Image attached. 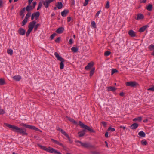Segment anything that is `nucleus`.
Segmentation results:
<instances>
[{
  "instance_id": "nucleus-1",
  "label": "nucleus",
  "mask_w": 154,
  "mask_h": 154,
  "mask_svg": "<svg viewBox=\"0 0 154 154\" xmlns=\"http://www.w3.org/2000/svg\"><path fill=\"white\" fill-rule=\"evenodd\" d=\"M4 124L6 126L11 129V130L14 132L23 135H28V134L26 132V130L25 129L20 128L16 126L8 123H5Z\"/></svg>"
},
{
  "instance_id": "nucleus-2",
  "label": "nucleus",
  "mask_w": 154,
  "mask_h": 154,
  "mask_svg": "<svg viewBox=\"0 0 154 154\" xmlns=\"http://www.w3.org/2000/svg\"><path fill=\"white\" fill-rule=\"evenodd\" d=\"M39 147L42 149L51 153H54L57 154H62L60 152L58 151L55 150L54 149L50 147H49L48 148L42 145H39Z\"/></svg>"
},
{
  "instance_id": "nucleus-3",
  "label": "nucleus",
  "mask_w": 154,
  "mask_h": 154,
  "mask_svg": "<svg viewBox=\"0 0 154 154\" xmlns=\"http://www.w3.org/2000/svg\"><path fill=\"white\" fill-rule=\"evenodd\" d=\"M54 54L57 59L60 61V68L61 69H63L64 67V63L65 62V60L60 57L57 52H55Z\"/></svg>"
},
{
  "instance_id": "nucleus-4",
  "label": "nucleus",
  "mask_w": 154,
  "mask_h": 154,
  "mask_svg": "<svg viewBox=\"0 0 154 154\" xmlns=\"http://www.w3.org/2000/svg\"><path fill=\"white\" fill-rule=\"evenodd\" d=\"M20 125L23 127H26L27 128H29L31 129L37 131H40V132H42V131L38 128L34 126H32L30 125H27L24 123H22L20 124Z\"/></svg>"
},
{
  "instance_id": "nucleus-5",
  "label": "nucleus",
  "mask_w": 154,
  "mask_h": 154,
  "mask_svg": "<svg viewBox=\"0 0 154 154\" xmlns=\"http://www.w3.org/2000/svg\"><path fill=\"white\" fill-rule=\"evenodd\" d=\"M75 142L76 143H79L81 145L82 147L86 148H94V146L88 142H85L82 143V142L79 141L75 140Z\"/></svg>"
},
{
  "instance_id": "nucleus-6",
  "label": "nucleus",
  "mask_w": 154,
  "mask_h": 154,
  "mask_svg": "<svg viewBox=\"0 0 154 154\" xmlns=\"http://www.w3.org/2000/svg\"><path fill=\"white\" fill-rule=\"evenodd\" d=\"M79 124L82 128L86 129L91 132H93L94 131V130L92 129L90 127L84 124L81 121H79Z\"/></svg>"
},
{
  "instance_id": "nucleus-7",
  "label": "nucleus",
  "mask_w": 154,
  "mask_h": 154,
  "mask_svg": "<svg viewBox=\"0 0 154 154\" xmlns=\"http://www.w3.org/2000/svg\"><path fill=\"white\" fill-rule=\"evenodd\" d=\"M137 84L134 81L128 82L126 83V85L128 86L134 87Z\"/></svg>"
},
{
  "instance_id": "nucleus-8",
  "label": "nucleus",
  "mask_w": 154,
  "mask_h": 154,
  "mask_svg": "<svg viewBox=\"0 0 154 154\" xmlns=\"http://www.w3.org/2000/svg\"><path fill=\"white\" fill-rule=\"evenodd\" d=\"M39 15L40 14L38 12H36L35 13H33L31 16V20H33L34 18H35L36 20L38 19L39 16Z\"/></svg>"
},
{
  "instance_id": "nucleus-9",
  "label": "nucleus",
  "mask_w": 154,
  "mask_h": 154,
  "mask_svg": "<svg viewBox=\"0 0 154 154\" xmlns=\"http://www.w3.org/2000/svg\"><path fill=\"white\" fill-rule=\"evenodd\" d=\"M36 24V21H33L30 22L28 25L29 29L32 30Z\"/></svg>"
},
{
  "instance_id": "nucleus-10",
  "label": "nucleus",
  "mask_w": 154,
  "mask_h": 154,
  "mask_svg": "<svg viewBox=\"0 0 154 154\" xmlns=\"http://www.w3.org/2000/svg\"><path fill=\"white\" fill-rule=\"evenodd\" d=\"M43 5L46 8H47L48 6L50 3H51L49 0H45L43 2Z\"/></svg>"
},
{
  "instance_id": "nucleus-11",
  "label": "nucleus",
  "mask_w": 154,
  "mask_h": 154,
  "mask_svg": "<svg viewBox=\"0 0 154 154\" xmlns=\"http://www.w3.org/2000/svg\"><path fill=\"white\" fill-rule=\"evenodd\" d=\"M25 30L23 29L20 28L18 30V32L21 35H23L25 34Z\"/></svg>"
},
{
  "instance_id": "nucleus-12",
  "label": "nucleus",
  "mask_w": 154,
  "mask_h": 154,
  "mask_svg": "<svg viewBox=\"0 0 154 154\" xmlns=\"http://www.w3.org/2000/svg\"><path fill=\"white\" fill-rule=\"evenodd\" d=\"M93 65L94 64L92 62H91L88 63V65L85 66V69L87 70L90 69L91 68L93 67Z\"/></svg>"
},
{
  "instance_id": "nucleus-13",
  "label": "nucleus",
  "mask_w": 154,
  "mask_h": 154,
  "mask_svg": "<svg viewBox=\"0 0 154 154\" xmlns=\"http://www.w3.org/2000/svg\"><path fill=\"white\" fill-rule=\"evenodd\" d=\"M51 140L54 143L57 144L61 146H62L63 147H64V146L63 145L62 143L59 142V141H57V140H55L53 139H51Z\"/></svg>"
},
{
  "instance_id": "nucleus-14",
  "label": "nucleus",
  "mask_w": 154,
  "mask_h": 154,
  "mask_svg": "<svg viewBox=\"0 0 154 154\" xmlns=\"http://www.w3.org/2000/svg\"><path fill=\"white\" fill-rule=\"evenodd\" d=\"M64 30V28L63 27H60L56 31V33L58 34H61Z\"/></svg>"
},
{
  "instance_id": "nucleus-15",
  "label": "nucleus",
  "mask_w": 154,
  "mask_h": 154,
  "mask_svg": "<svg viewBox=\"0 0 154 154\" xmlns=\"http://www.w3.org/2000/svg\"><path fill=\"white\" fill-rule=\"evenodd\" d=\"M56 6L58 9H60L62 8L63 6L62 3L61 2H58L57 4L56 5Z\"/></svg>"
},
{
  "instance_id": "nucleus-16",
  "label": "nucleus",
  "mask_w": 154,
  "mask_h": 154,
  "mask_svg": "<svg viewBox=\"0 0 154 154\" xmlns=\"http://www.w3.org/2000/svg\"><path fill=\"white\" fill-rule=\"evenodd\" d=\"M138 126V124L137 123H134L130 126V128L132 129H136Z\"/></svg>"
},
{
  "instance_id": "nucleus-17",
  "label": "nucleus",
  "mask_w": 154,
  "mask_h": 154,
  "mask_svg": "<svg viewBox=\"0 0 154 154\" xmlns=\"http://www.w3.org/2000/svg\"><path fill=\"white\" fill-rule=\"evenodd\" d=\"M148 25H145L143 26V27L140 28L139 30V32H144L146 29L148 27Z\"/></svg>"
},
{
  "instance_id": "nucleus-18",
  "label": "nucleus",
  "mask_w": 154,
  "mask_h": 154,
  "mask_svg": "<svg viewBox=\"0 0 154 154\" xmlns=\"http://www.w3.org/2000/svg\"><path fill=\"white\" fill-rule=\"evenodd\" d=\"M144 18L143 15L141 14H139L137 15V17L135 19L137 20H141Z\"/></svg>"
},
{
  "instance_id": "nucleus-19",
  "label": "nucleus",
  "mask_w": 154,
  "mask_h": 154,
  "mask_svg": "<svg viewBox=\"0 0 154 154\" xmlns=\"http://www.w3.org/2000/svg\"><path fill=\"white\" fill-rule=\"evenodd\" d=\"M69 13V11L67 10H65L61 12V15L63 17H66Z\"/></svg>"
},
{
  "instance_id": "nucleus-20",
  "label": "nucleus",
  "mask_w": 154,
  "mask_h": 154,
  "mask_svg": "<svg viewBox=\"0 0 154 154\" xmlns=\"http://www.w3.org/2000/svg\"><path fill=\"white\" fill-rule=\"evenodd\" d=\"M128 33L129 35L131 37H134L136 36L135 32L132 30L129 31Z\"/></svg>"
},
{
  "instance_id": "nucleus-21",
  "label": "nucleus",
  "mask_w": 154,
  "mask_h": 154,
  "mask_svg": "<svg viewBox=\"0 0 154 154\" xmlns=\"http://www.w3.org/2000/svg\"><path fill=\"white\" fill-rule=\"evenodd\" d=\"M116 89V88L112 86H109L107 88L108 91H114Z\"/></svg>"
},
{
  "instance_id": "nucleus-22",
  "label": "nucleus",
  "mask_w": 154,
  "mask_h": 154,
  "mask_svg": "<svg viewBox=\"0 0 154 154\" xmlns=\"http://www.w3.org/2000/svg\"><path fill=\"white\" fill-rule=\"evenodd\" d=\"M57 129L58 131H60L64 135H65L67 133L63 129L60 128V127H57Z\"/></svg>"
},
{
  "instance_id": "nucleus-23",
  "label": "nucleus",
  "mask_w": 154,
  "mask_h": 154,
  "mask_svg": "<svg viewBox=\"0 0 154 154\" xmlns=\"http://www.w3.org/2000/svg\"><path fill=\"white\" fill-rule=\"evenodd\" d=\"M66 118H67V119L70 122H72V123H73L74 124H75V125L77 124V122L75 121L74 119H73L72 118H70L69 117L66 116Z\"/></svg>"
},
{
  "instance_id": "nucleus-24",
  "label": "nucleus",
  "mask_w": 154,
  "mask_h": 154,
  "mask_svg": "<svg viewBox=\"0 0 154 154\" xmlns=\"http://www.w3.org/2000/svg\"><path fill=\"white\" fill-rule=\"evenodd\" d=\"M25 10V8H24L23 9L21 10L20 11V16H22V17L23 18L24 17V13Z\"/></svg>"
},
{
  "instance_id": "nucleus-25",
  "label": "nucleus",
  "mask_w": 154,
  "mask_h": 154,
  "mask_svg": "<svg viewBox=\"0 0 154 154\" xmlns=\"http://www.w3.org/2000/svg\"><path fill=\"white\" fill-rule=\"evenodd\" d=\"M78 134H79V137H81L83 136L85 134V130H83L81 132H79Z\"/></svg>"
},
{
  "instance_id": "nucleus-26",
  "label": "nucleus",
  "mask_w": 154,
  "mask_h": 154,
  "mask_svg": "<svg viewBox=\"0 0 154 154\" xmlns=\"http://www.w3.org/2000/svg\"><path fill=\"white\" fill-rule=\"evenodd\" d=\"M33 9V7L32 6L30 5H29L27 6L26 9L27 11L29 12L30 10H32Z\"/></svg>"
},
{
  "instance_id": "nucleus-27",
  "label": "nucleus",
  "mask_w": 154,
  "mask_h": 154,
  "mask_svg": "<svg viewBox=\"0 0 154 154\" xmlns=\"http://www.w3.org/2000/svg\"><path fill=\"white\" fill-rule=\"evenodd\" d=\"M138 135L141 137H145L146 136L145 133L143 131H141L138 133Z\"/></svg>"
},
{
  "instance_id": "nucleus-28",
  "label": "nucleus",
  "mask_w": 154,
  "mask_h": 154,
  "mask_svg": "<svg viewBox=\"0 0 154 154\" xmlns=\"http://www.w3.org/2000/svg\"><path fill=\"white\" fill-rule=\"evenodd\" d=\"M13 78L16 81H19L21 79V77L19 75L15 76Z\"/></svg>"
},
{
  "instance_id": "nucleus-29",
  "label": "nucleus",
  "mask_w": 154,
  "mask_h": 154,
  "mask_svg": "<svg viewBox=\"0 0 154 154\" xmlns=\"http://www.w3.org/2000/svg\"><path fill=\"white\" fill-rule=\"evenodd\" d=\"M149 49L152 50V49H154V45H151L149 46ZM151 55L154 56V51L151 53Z\"/></svg>"
},
{
  "instance_id": "nucleus-30",
  "label": "nucleus",
  "mask_w": 154,
  "mask_h": 154,
  "mask_svg": "<svg viewBox=\"0 0 154 154\" xmlns=\"http://www.w3.org/2000/svg\"><path fill=\"white\" fill-rule=\"evenodd\" d=\"M142 119V117L140 116L134 119H133V121H141Z\"/></svg>"
},
{
  "instance_id": "nucleus-31",
  "label": "nucleus",
  "mask_w": 154,
  "mask_h": 154,
  "mask_svg": "<svg viewBox=\"0 0 154 154\" xmlns=\"http://www.w3.org/2000/svg\"><path fill=\"white\" fill-rule=\"evenodd\" d=\"M72 51L74 53H76L78 51V49L76 47H72L71 48Z\"/></svg>"
},
{
  "instance_id": "nucleus-32",
  "label": "nucleus",
  "mask_w": 154,
  "mask_h": 154,
  "mask_svg": "<svg viewBox=\"0 0 154 154\" xmlns=\"http://www.w3.org/2000/svg\"><path fill=\"white\" fill-rule=\"evenodd\" d=\"M152 5L149 4L146 7L147 9L149 11H151L152 10Z\"/></svg>"
},
{
  "instance_id": "nucleus-33",
  "label": "nucleus",
  "mask_w": 154,
  "mask_h": 154,
  "mask_svg": "<svg viewBox=\"0 0 154 154\" xmlns=\"http://www.w3.org/2000/svg\"><path fill=\"white\" fill-rule=\"evenodd\" d=\"M5 84L4 79L3 78L0 79V85H3Z\"/></svg>"
},
{
  "instance_id": "nucleus-34",
  "label": "nucleus",
  "mask_w": 154,
  "mask_h": 154,
  "mask_svg": "<svg viewBox=\"0 0 154 154\" xmlns=\"http://www.w3.org/2000/svg\"><path fill=\"white\" fill-rule=\"evenodd\" d=\"M64 136H65L66 137L68 138V140H69V142L70 143H72V142H73L72 140H71L70 138L69 137V135L67 134V133H66L65 135H64Z\"/></svg>"
},
{
  "instance_id": "nucleus-35",
  "label": "nucleus",
  "mask_w": 154,
  "mask_h": 154,
  "mask_svg": "<svg viewBox=\"0 0 154 154\" xmlns=\"http://www.w3.org/2000/svg\"><path fill=\"white\" fill-rule=\"evenodd\" d=\"M95 69V68H93L91 70L90 72V77H91L92 76L93 74H94V73Z\"/></svg>"
},
{
  "instance_id": "nucleus-36",
  "label": "nucleus",
  "mask_w": 154,
  "mask_h": 154,
  "mask_svg": "<svg viewBox=\"0 0 154 154\" xmlns=\"http://www.w3.org/2000/svg\"><path fill=\"white\" fill-rule=\"evenodd\" d=\"M27 20L24 19L22 22L21 25L22 26L25 25L27 22Z\"/></svg>"
},
{
  "instance_id": "nucleus-37",
  "label": "nucleus",
  "mask_w": 154,
  "mask_h": 154,
  "mask_svg": "<svg viewBox=\"0 0 154 154\" xmlns=\"http://www.w3.org/2000/svg\"><path fill=\"white\" fill-rule=\"evenodd\" d=\"M7 52L8 53L11 55L13 54V51L12 49L8 50Z\"/></svg>"
},
{
  "instance_id": "nucleus-38",
  "label": "nucleus",
  "mask_w": 154,
  "mask_h": 154,
  "mask_svg": "<svg viewBox=\"0 0 154 154\" xmlns=\"http://www.w3.org/2000/svg\"><path fill=\"white\" fill-rule=\"evenodd\" d=\"M32 30L28 29L26 33V36L28 37L29 36V35L30 34V33L32 31Z\"/></svg>"
},
{
  "instance_id": "nucleus-39",
  "label": "nucleus",
  "mask_w": 154,
  "mask_h": 154,
  "mask_svg": "<svg viewBox=\"0 0 154 154\" xmlns=\"http://www.w3.org/2000/svg\"><path fill=\"white\" fill-rule=\"evenodd\" d=\"M40 25V24H38V23L35 25V26L34 27V30L35 31L37 30V28Z\"/></svg>"
},
{
  "instance_id": "nucleus-40",
  "label": "nucleus",
  "mask_w": 154,
  "mask_h": 154,
  "mask_svg": "<svg viewBox=\"0 0 154 154\" xmlns=\"http://www.w3.org/2000/svg\"><path fill=\"white\" fill-rule=\"evenodd\" d=\"M91 26L94 28H96V23L94 21H93L91 22Z\"/></svg>"
},
{
  "instance_id": "nucleus-41",
  "label": "nucleus",
  "mask_w": 154,
  "mask_h": 154,
  "mask_svg": "<svg viewBox=\"0 0 154 154\" xmlns=\"http://www.w3.org/2000/svg\"><path fill=\"white\" fill-rule=\"evenodd\" d=\"M31 15V13H28L25 16V19L28 20V19L30 17Z\"/></svg>"
},
{
  "instance_id": "nucleus-42",
  "label": "nucleus",
  "mask_w": 154,
  "mask_h": 154,
  "mask_svg": "<svg viewBox=\"0 0 154 154\" xmlns=\"http://www.w3.org/2000/svg\"><path fill=\"white\" fill-rule=\"evenodd\" d=\"M111 54V52L109 51H106L104 53V55L106 56H108Z\"/></svg>"
},
{
  "instance_id": "nucleus-43",
  "label": "nucleus",
  "mask_w": 154,
  "mask_h": 154,
  "mask_svg": "<svg viewBox=\"0 0 154 154\" xmlns=\"http://www.w3.org/2000/svg\"><path fill=\"white\" fill-rule=\"evenodd\" d=\"M109 7V1H107L106 4L105 5V8L108 9Z\"/></svg>"
},
{
  "instance_id": "nucleus-44",
  "label": "nucleus",
  "mask_w": 154,
  "mask_h": 154,
  "mask_svg": "<svg viewBox=\"0 0 154 154\" xmlns=\"http://www.w3.org/2000/svg\"><path fill=\"white\" fill-rule=\"evenodd\" d=\"M141 143L144 145H146L147 144V142L145 140H143L141 141Z\"/></svg>"
},
{
  "instance_id": "nucleus-45",
  "label": "nucleus",
  "mask_w": 154,
  "mask_h": 154,
  "mask_svg": "<svg viewBox=\"0 0 154 154\" xmlns=\"http://www.w3.org/2000/svg\"><path fill=\"white\" fill-rule=\"evenodd\" d=\"M118 72L117 70L115 69H113L112 70L111 74L113 75L114 73L117 72Z\"/></svg>"
},
{
  "instance_id": "nucleus-46",
  "label": "nucleus",
  "mask_w": 154,
  "mask_h": 154,
  "mask_svg": "<svg viewBox=\"0 0 154 154\" xmlns=\"http://www.w3.org/2000/svg\"><path fill=\"white\" fill-rule=\"evenodd\" d=\"M111 130L113 132L115 131V129L114 128H112L111 127H109L108 129V131Z\"/></svg>"
},
{
  "instance_id": "nucleus-47",
  "label": "nucleus",
  "mask_w": 154,
  "mask_h": 154,
  "mask_svg": "<svg viewBox=\"0 0 154 154\" xmlns=\"http://www.w3.org/2000/svg\"><path fill=\"white\" fill-rule=\"evenodd\" d=\"M42 6V4L41 2H40L38 4L37 10H38Z\"/></svg>"
},
{
  "instance_id": "nucleus-48",
  "label": "nucleus",
  "mask_w": 154,
  "mask_h": 154,
  "mask_svg": "<svg viewBox=\"0 0 154 154\" xmlns=\"http://www.w3.org/2000/svg\"><path fill=\"white\" fill-rule=\"evenodd\" d=\"M5 111L2 109H0V115H2L5 113Z\"/></svg>"
},
{
  "instance_id": "nucleus-49",
  "label": "nucleus",
  "mask_w": 154,
  "mask_h": 154,
  "mask_svg": "<svg viewBox=\"0 0 154 154\" xmlns=\"http://www.w3.org/2000/svg\"><path fill=\"white\" fill-rule=\"evenodd\" d=\"M89 0H85V3L84 4V6H86L88 3Z\"/></svg>"
},
{
  "instance_id": "nucleus-50",
  "label": "nucleus",
  "mask_w": 154,
  "mask_h": 154,
  "mask_svg": "<svg viewBox=\"0 0 154 154\" xmlns=\"http://www.w3.org/2000/svg\"><path fill=\"white\" fill-rule=\"evenodd\" d=\"M56 35V34H55V33L52 34L50 38L51 39H53L54 38V37Z\"/></svg>"
},
{
  "instance_id": "nucleus-51",
  "label": "nucleus",
  "mask_w": 154,
  "mask_h": 154,
  "mask_svg": "<svg viewBox=\"0 0 154 154\" xmlns=\"http://www.w3.org/2000/svg\"><path fill=\"white\" fill-rule=\"evenodd\" d=\"M147 90L148 91H154V86L152 88H148Z\"/></svg>"
},
{
  "instance_id": "nucleus-52",
  "label": "nucleus",
  "mask_w": 154,
  "mask_h": 154,
  "mask_svg": "<svg viewBox=\"0 0 154 154\" xmlns=\"http://www.w3.org/2000/svg\"><path fill=\"white\" fill-rule=\"evenodd\" d=\"M60 40V38L58 37L56 40H55V42H56L59 43Z\"/></svg>"
},
{
  "instance_id": "nucleus-53",
  "label": "nucleus",
  "mask_w": 154,
  "mask_h": 154,
  "mask_svg": "<svg viewBox=\"0 0 154 154\" xmlns=\"http://www.w3.org/2000/svg\"><path fill=\"white\" fill-rule=\"evenodd\" d=\"M101 123L103 126H104V127L106 126V122L103 121L101 122Z\"/></svg>"
},
{
  "instance_id": "nucleus-54",
  "label": "nucleus",
  "mask_w": 154,
  "mask_h": 154,
  "mask_svg": "<svg viewBox=\"0 0 154 154\" xmlns=\"http://www.w3.org/2000/svg\"><path fill=\"white\" fill-rule=\"evenodd\" d=\"M100 11H101L100 10V11H98L97 13L96 14V15H95V17H97L98 16Z\"/></svg>"
},
{
  "instance_id": "nucleus-55",
  "label": "nucleus",
  "mask_w": 154,
  "mask_h": 154,
  "mask_svg": "<svg viewBox=\"0 0 154 154\" xmlns=\"http://www.w3.org/2000/svg\"><path fill=\"white\" fill-rule=\"evenodd\" d=\"M69 43L70 44H72L73 43V39L72 38H71L69 39Z\"/></svg>"
},
{
  "instance_id": "nucleus-56",
  "label": "nucleus",
  "mask_w": 154,
  "mask_h": 154,
  "mask_svg": "<svg viewBox=\"0 0 154 154\" xmlns=\"http://www.w3.org/2000/svg\"><path fill=\"white\" fill-rule=\"evenodd\" d=\"M146 0H140V3H145L146 2Z\"/></svg>"
},
{
  "instance_id": "nucleus-57",
  "label": "nucleus",
  "mask_w": 154,
  "mask_h": 154,
  "mask_svg": "<svg viewBox=\"0 0 154 154\" xmlns=\"http://www.w3.org/2000/svg\"><path fill=\"white\" fill-rule=\"evenodd\" d=\"M67 21L68 22H69L71 21V17H67Z\"/></svg>"
},
{
  "instance_id": "nucleus-58",
  "label": "nucleus",
  "mask_w": 154,
  "mask_h": 154,
  "mask_svg": "<svg viewBox=\"0 0 154 154\" xmlns=\"http://www.w3.org/2000/svg\"><path fill=\"white\" fill-rule=\"evenodd\" d=\"M93 154H100V153L96 151H94L92 152Z\"/></svg>"
},
{
  "instance_id": "nucleus-59",
  "label": "nucleus",
  "mask_w": 154,
  "mask_h": 154,
  "mask_svg": "<svg viewBox=\"0 0 154 154\" xmlns=\"http://www.w3.org/2000/svg\"><path fill=\"white\" fill-rule=\"evenodd\" d=\"M36 2H33V8H34L36 5Z\"/></svg>"
},
{
  "instance_id": "nucleus-60",
  "label": "nucleus",
  "mask_w": 154,
  "mask_h": 154,
  "mask_svg": "<svg viewBox=\"0 0 154 154\" xmlns=\"http://www.w3.org/2000/svg\"><path fill=\"white\" fill-rule=\"evenodd\" d=\"M2 0H0V8L2 7Z\"/></svg>"
},
{
  "instance_id": "nucleus-61",
  "label": "nucleus",
  "mask_w": 154,
  "mask_h": 154,
  "mask_svg": "<svg viewBox=\"0 0 154 154\" xmlns=\"http://www.w3.org/2000/svg\"><path fill=\"white\" fill-rule=\"evenodd\" d=\"M105 136L106 137H108V132H106L105 134Z\"/></svg>"
},
{
  "instance_id": "nucleus-62",
  "label": "nucleus",
  "mask_w": 154,
  "mask_h": 154,
  "mask_svg": "<svg viewBox=\"0 0 154 154\" xmlns=\"http://www.w3.org/2000/svg\"><path fill=\"white\" fill-rule=\"evenodd\" d=\"M33 0H28V3L29 5L31 4Z\"/></svg>"
},
{
  "instance_id": "nucleus-63",
  "label": "nucleus",
  "mask_w": 154,
  "mask_h": 154,
  "mask_svg": "<svg viewBox=\"0 0 154 154\" xmlns=\"http://www.w3.org/2000/svg\"><path fill=\"white\" fill-rule=\"evenodd\" d=\"M119 95L121 96H124V94L123 92H121L120 93Z\"/></svg>"
},
{
  "instance_id": "nucleus-64",
  "label": "nucleus",
  "mask_w": 154,
  "mask_h": 154,
  "mask_svg": "<svg viewBox=\"0 0 154 154\" xmlns=\"http://www.w3.org/2000/svg\"><path fill=\"white\" fill-rule=\"evenodd\" d=\"M120 128H122L124 130H125L126 128V127L125 126H121L120 127Z\"/></svg>"
}]
</instances>
